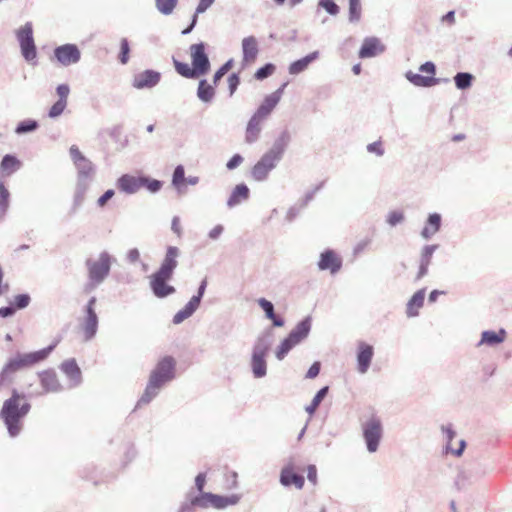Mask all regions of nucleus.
<instances>
[{
	"label": "nucleus",
	"mask_w": 512,
	"mask_h": 512,
	"mask_svg": "<svg viewBox=\"0 0 512 512\" xmlns=\"http://www.w3.org/2000/svg\"><path fill=\"white\" fill-rule=\"evenodd\" d=\"M405 78L410 83H412L414 86H417V87H431V86L437 85L440 82V80L438 78L423 76L421 74L414 73L412 71H407L405 73Z\"/></svg>",
	"instance_id": "nucleus-33"
},
{
	"label": "nucleus",
	"mask_w": 512,
	"mask_h": 512,
	"mask_svg": "<svg viewBox=\"0 0 512 512\" xmlns=\"http://www.w3.org/2000/svg\"><path fill=\"white\" fill-rule=\"evenodd\" d=\"M199 307L197 305H195L194 303H192L190 300L186 303V305L180 309L174 316H173V319H172V322L173 324L175 325H178V324H181L183 321H185L186 319H188L189 317H191L195 312L196 310L198 309Z\"/></svg>",
	"instance_id": "nucleus-39"
},
{
	"label": "nucleus",
	"mask_w": 512,
	"mask_h": 512,
	"mask_svg": "<svg viewBox=\"0 0 512 512\" xmlns=\"http://www.w3.org/2000/svg\"><path fill=\"white\" fill-rule=\"evenodd\" d=\"M69 155L77 172L73 195V208L77 209L84 203L86 193L94 181L96 166L83 155L76 145L69 148Z\"/></svg>",
	"instance_id": "nucleus-1"
},
{
	"label": "nucleus",
	"mask_w": 512,
	"mask_h": 512,
	"mask_svg": "<svg viewBox=\"0 0 512 512\" xmlns=\"http://www.w3.org/2000/svg\"><path fill=\"white\" fill-rule=\"evenodd\" d=\"M115 259L107 252L102 251L96 259L89 258L85 262L88 281L85 291L90 292L101 285L109 276L112 263Z\"/></svg>",
	"instance_id": "nucleus-6"
},
{
	"label": "nucleus",
	"mask_w": 512,
	"mask_h": 512,
	"mask_svg": "<svg viewBox=\"0 0 512 512\" xmlns=\"http://www.w3.org/2000/svg\"><path fill=\"white\" fill-rule=\"evenodd\" d=\"M185 169L183 165H178L175 167L173 175H172V185L177 190L179 194L186 193L185 189Z\"/></svg>",
	"instance_id": "nucleus-36"
},
{
	"label": "nucleus",
	"mask_w": 512,
	"mask_h": 512,
	"mask_svg": "<svg viewBox=\"0 0 512 512\" xmlns=\"http://www.w3.org/2000/svg\"><path fill=\"white\" fill-rule=\"evenodd\" d=\"M274 71H275V65L272 63H267L264 66L260 67L255 72L254 76L257 80H264V79L268 78L269 76H271L274 73Z\"/></svg>",
	"instance_id": "nucleus-50"
},
{
	"label": "nucleus",
	"mask_w": 512,
	"mask_h": 512,
	"mask_svg": "<svg viewBox=\"0 0 512 512\" xmlns=\"http://www.w3.org/2000/svg\"><path fill=\"white\" fill-rule=\"evenodd\" d=\"M291 140V133L288 129H284L275 138L272 146L266 152L281 161L291 143Z\"/></svg>",
	"instance_id": "nucleus-18"
},
{
	"label": "nucleus",
	"mask_w": 512,
	"mask_h": 512,
	"mask_svg": "<svg viewBox=\"0 0 512 512\" xmlns=\"http://www.w3.org/2000/svg\"><path fill=\"white\" fill-rule=\"evenodd\" d=\"M362 7L360 1H349L348 20L350 23L356 24L361 20Z\"/></svg>",
	"instance_id": "nucleus-47"
},
{
	"label": "nucleus",
	"mask_w": 512,
	"mask_h": 512,
	"mask_svg": "<svg viewBox=\"0 0 512 512\" xmlns=\"http://www.w3.org/2000/svg\"><path fill=\"white\" fill-rule=\"evenodd\" d=\"M328 390H329V387L328 386H325V387H322L317 393L316 395L313 397L310 405H308L305 410L308 414L312 415L315 413L316 409L318 408V406L320 405V403L322 402V400L326 397L327 393H328Z\"/></svg>",
	"instance_id": "nucleus-44"
},
{
	"label": "nucleus",
	"mask_w": 512,
	"mask_h": 512,
	"mask_svg": "<svg viewBox=\"0 0 512 512\" xmlns=\"http://www.w3.org/2000/svg\"><path fill=\"white\" fill-rule=\"evenodd\" d=\"M271 347V341L269 335L259 336L252 348L251 355V370L254 378L260 379L267 374V362L266 357Z\"/></svg>",
	"instance_id": "nucleus-8"
},
{
	"label": "nucleus",
	"mask_w": 512,
	"mask_h": 512,
	"mask_svg": "<svg viewBox=\"0 0 512 512\" xmlns=\"http://www.w3.org/2000/svg\"><path fill=\"white\" fill-rule=\"evenodd\" d=\"M31 409L25 394L12 390L10 398L3 402L0 410V419L4 422L10 437H16L22 430V420Z\"/></svg>",
	"instance_id": "nucleus-3"
},
{
	"label": "nucleus",
	"mask_w": 512,
	"mask_h": 512,
	"mask_svg": "<svg viewBox=\"0 0 512 512\" xmlns=\"http://www.w3.org/2000/svg\"><path fill=\"white\" fill-rule=\"evenodd\" d=\"M207 284V278H204L198 286L197 293L190 298V301L197 305L198 307L200 306L201 300L205 294Z\"/></svg>",
	"instance_id": "nucleus-53"
},
{
	"label": "nucleus",
	"mask_w": 512,
	"mask_h": 512,
	"mask_svg": "<svg viewBox=\"0 0 512 512\" xmlns=\"http://www.w3.org/2000/svg\"><path fill=\"white\" fill-rule=\"evenodd\" d=\"M173 63L175 70L179 75L188 79H196L199 77L194 68L190 67L187 63L180 62L176 59L173 60Z\"/></svg>",
	"instance_id": "nucleus-43"
},
{
	"label": "nucleus",
	"mask_w": 512,
	"mask_h": 512,
	"mask_svg": "<svg viewBox=\"0 0 512 512\" xmlns=\"http://www.w3.org/2000/svg\"><path fill=\"white\" fill-rule=\"evenodd\" d=\"M114 195L115 191L113 189L105 191L97 200L98 207L103 208Z\"/></svg>",
	"instance_id": "nucleus-63"
},
{
	"label": "nucleus",
	"mask_w": 512,
	"mask_h": 512,
	"mask_svg": "<svg viewBox=\"0 0 512 512\" xmlns=\"http://www.w3.org/2000/svg\"><path fill=\"white\" fill-rule=\"evenodd\" d=\"M205 48L206 45L203 42L192 44L190 46L192 67L198 76H203L210 70V60L205 51Z\"/></svg>",
	"instance_id": "nucleus-12"
},
{
	"label": "nucleus",
	"mask_w": 512,
	"mask_h": 512,
	"mask_svg": "<svg viewBox=\"0 0 512 512\" xmlns=\"http://www.w3.org/2000/svg\"><path fill=\"white\" fill-rule=\"evenodd\" d=\"M178 0H155L157 10L163 15H170L174 11Z\"/></svg>",
	"instance_id": "nucleus-48"
},
{
	"label": "nucleus",
	"mask_w": 512,
	"mask_h": 512,
	"mask_svg": "<svg viewBox=\"0 0 512 512\" xmlns=\"http://www.w3.org/2000/svg\"><path fill=\"white\" fill-rule=\"evenodd\" d=\"M362 435L369 453H375L383 438V424L380 417L372 414L361 424Z\"/></svg>",
	"instance_id": "nucleus-9"
},
{
	"label": "nucleus",
	"mask_w": 512,
	"mask_h": 512,
	"mask_svg": "<svg viewBox=\"0 0 512 512\" xmlns=\"http://www.w3.org/2000/svg\"><path fill=\"white\" fill-rule=\"evenodd\" d=\"M57 95L59 96L60 101L67 102V97L70 93V88L67 84H60L56 88Z\"/></svg>",
	"instance_id": "nucleus-64"
},
{
	"label": "nucleus",
	"mask_w": 512,
	"mask_h": 512,
	"mask_svg": "<svg viewBox=\"0 0 512 512\" xmlns=\"http://www.w3.org/2000/svg\"><path fill=\"white\" fill-rule=\"evenodd\" d=\"M211 500V507L215 509H225L228 506H234L239 503L241 495L232 494L229 496H221L211 493L209 496Z\"/></svg>",
	"instance_id": "nucleus-31"
},
{
	"label": "nucleus",
	"mask_w": 512,
	"mask_h": 512,
	"mask_svg": "<svg viewBox=\"0 0 512 512\" xmlns=\"http://www.w3.org/2000/svg\"><path fill=\"white\" fill-rule=\"evenodd\" d=\"M374 356V348L372 345L367 344L363 341L359 342L357 345V371L360 374H365L372 362Z\"/></svg>",
	"instance_id": "nucleus-16"
},
{
	"label": "nucleus",
	"mask_w": 512,
	"mask_h": 512,
	"mask_svg": "<svg viewBox=\"0 0 512 512\" xmlns=\"http://www.w3.org/2000/svg\"><path fill=\"white\" fill-rule=\"evenodd\" d=\"M426 289L422 288L414 293L406 306V314L408 317H415L419 314V309L424 304Z\"/></svg>",
	"instance_id": "nucleus-32"
},
{
	"label": "nucleus",
	"mask_w": 512,
	"mask_h": 512,
	"mask_svg": "<svg viewBox=\"0 0 512 512\" xmlns=\"http://www.w3.org/2000/svg\"><path fill=\"white\" fill-rule=\"evenodd\" d=\"M181 251L176 246H168L158 270L150 276V288L157 298H166L176 292L167 282L172 278L178 266Z\"/></svg>",
	"instance_id": "nucleus-2"
},
{
	"label": "nucleus",
	"mask_w": 512,
	"mask_h": 512,
	"mask_svg": "<svg viewBox=\"0 0 512 512\" xmlns=\"http://www.w3.org/2000/svg\"><path fill=\"white\" fill-rule=\"evenodd\" d=\"M405 220V215L400 210H394L388 213L386 222L391 226L395 227L401 224Z\"/></svg>",
	"instance_id": "nucleus-49"
},
{
	"label": "nucleus",
	"mask_w": 512,
	"mask_h": 512,
	"mask_svg": "<svg viewBox=\"0 0 512 512\" xmlns=\"http://www.w3.org/2000/svg\"><path fill=\"white\" fill-rule=\"evenodd\" d=\"M280 160L265 152L251 169V177L257 182L266 181Z\"/></svg>",
	"instance_id": "nucleus-11"
},
{
	"label": "nucleus",
	"mask_w": 512,
	"mask_h": 512,
	"mask_svg": "<svg viewBox=\"0 0 512 512\" xmlns=\"http://www.w3.org/2000/svg\"><path fill=\"white\" fill-rule=\"evenodd\" d=\"M385 51V46L377 37H366L363 40L362 46L359 50V57L361 59L375 57Z\"/></svg>",
	"instance_id": "nucleus-19"
},
{
	"label": "nucleus",
	"mask_w": 512,
	"mask_h": 512,
	"mask_svg": "<svg viewBox=\"0 0 512 512\" xmlns=\"http://www.w3.org/2000/svg\"><path fill=\"white\" fill-rule=\"evenodd\" d=\"M280 483L285 487L294 485L297 489H302L305 479L302 475L295 473L292 465L288 464L281 470Z\"/></svg>",
	"instance_id": "nucleus-24"
},
{
	"label": "nucleus",
	"mask_w": 512,
	"mask_h": 512,
	"mask_svg": "<svg viewBox=\"0 0 512 512\" xmlns=\"http://www.w3.org/2000/svg\"><path fill=\"white\" fill-rule=\"evenodd\" d=\"M438 247L439 245L437 244H430L425 245L422 248L419 261V270L416 277L417 280L423 278L428 274V269L429 265L431 264L433 254L438 249Z\"/></svg>",
	"instance_id": "nucleus-25"
},
{
	"label": "nucleus",
	"mask_w": 512,
	"mask_h": 512,
	"mask_svg": "<svg viewBox=\"0 0 512 512\" xmlns=\"http://www.w3.org/2000/svg\"><path fill=\"white\" fill-rule=\"evenodd\" d=\"M116 187L125 194H136L141 190V176L123 174L116 180Z\"/></svg>",
	"instance_id": "nucleus-20"
},
{
	"label": "nucleus",
	"mask_w": 512,
	"mask_h": 512,
	"mask_svg": "<svg viewBox=\"0 0 512 512\" xmlns=\"http://www.w3.org/2000/svg\"><path fill=\"white\" fill-rule=\"evenodd\" d=\"M10 205V192L0 179V220L7 214Z\"/></svg>",
	"instance_id": "nucleus-40"
},
{
	"label": "nucleus",
	"mask_w": 512,
	"mask_h": 512,
	"mask_svg": "<svg viewBox=\"0 0 512 512\" xmlns=\"http://www.w3.org/2000/svg\"><path fill=\"white\" fill-rule=\"evenodd\" d=\"M318 57H319V52L314 51V52L309 53L305 57L292 62L288 67L289 74L298 75V74L302 73L303 71H305L308 68L309 64H311L313 61L318 59Z\"/></svg>",
	"instance_id": "nucleus-30"
},
{
	"label": "nucleus",
	"mask_w": 512,
	"mask_h": 512,
	"mask_svg": "<svg viewBox=\"0 0 512 512\" xmlns=\"http://www.w3.org/2000/svg\"><path fill=\"white\" fill-rule=\"evenodd\" d=\"M161 75L154 70H145L134 76L133 87L137 89L152 88L160 81Z\"/></svg>",
	"instance_id": "nucleus-22"
},
{
	"label": "nucleus",
	"mask_w": 512,
	"mask_h": 512,
	"mask_svg": "<svg viewBox=\"0 0 512 512\" xmlns=\"http://www.w3.org/2000/svg\"><path fill=\"white\" fill-rule=\"evenodd\" d=\"M16 37L20 45L23 58L33 65L37 63V49L33 37V25L26 22L16 31Z\"/></svg>",
	"instance_id": "nucleus-10"
},
{
	"label": "nucleus",
	"mask_w": 512,
	"mask_h": 512,
	"mask_svg": "<svg viewBox=\"0 0 512 512\" xmlns=\"http://www.w3.org/2000/svg\"><path fill=\"white\" fill-rule=\"evenodd\" d=\"M318 6L323 8L328 14L335 16L339 13V6L334 0H319Z\"/></svg>",
	"instance_id": "nucleus-52"
},
{
	"label": "nucleus",
	"mask_w": 512,
	"mask_h": 512,
	"mask_svg": "<svg viewBox=\"0 0 512 512\" xmlns=\"http://www.w3.org/2000/svg\"><path fill=\"white\" fill-rule=\"evenodd\" d=\"M215 96L214 86L208 84L207 80L202 79L199 81L197 89V97L204 103H209Z\"/></svg>",
	"instance_id": "nucleus-35"
},
{
	"label": "nucleus",
	"mask_w": 512,
	"mask_h": 512,
	"mask_svg": "<svg viewBox=\"0 0 512 512\" xmlns=\"http://www.w3.org/2000/svg\"><path fill=\"white\" fill-rule=\"evenodd\" d=\"M243 61L246 63L254 62L258 56V41L254 36H248L242 39Z\"/></svg>",
	"instance_id": "nucleus-27"
},
{
	"label": "nucleus",
	"mask_w": 512,
	"mask_h": 512,
	"mask_svg": "<svg viewBox=\"0 0 512 512\" xmlns=\"http://www.w3.org/2000/svg\"><path fill=\"white\" fill-rule=\"evenodd\" d=\"M174 377L175 360L171 356H166L152 370L144 393L137 402V406L149 404Z\"/></svg>",
	"instance_id": "nucleus-4"
},
{
	"label": "nucleus",
	"mask_w": 512,
	"mask_h": 512,
	"mask_svg": "<svg viewBox=\"0 0 512 512\" xmlns=\"http://www.w3.org/2000/svg\"><path fill=\"white\" fill-rule=\"evenodd\" d=\"M43 393H59L64 387L60 383L54 370L48 369L38 373Z\"/></svg>",
	"instance_id": "nucleus-17"
},
{
	"label": "nucleus",
	"mask_w": 512,
	"mask_h": 512,
	"mask_svg": "<svg viewBox=\"0 0 512 512\" xmlns=\"http://www.w3.org/2000/svg\"><path fill=\"white\" fill-rule=\"evenodd\" d=\"M304 209L300 204L291 206L285 216V219L287 222H292L296 219V217L301 213V211Z\"/></svg>",
	"instance_id": "nucleus-59"
},
{
	"label": "nucleus",
	"mask_w": 512,
	"mask_h": 512,
	"mask_svg": "<svg viewBox=\"0 0 512 512\" xmlns=\"http://www.w3.org/2000/svg\"><path fill=\"white\" fill-rule=\"evenodd\" d=\"M279 101L277 100V96H272L269 94L265 97L262 104L258 107L256 110V114L267 119V117L270 115V113L273 111V109L277 106Z\"/></svg>",
	"instance_id": "nucleus-38"
},
{
	"label": "nucleus",
	"mask_w": 512,
	"mask_h": 512,
	"mask_svg": "<svg viewBox=\"0 0 512 512\" xmlns=\"http://www.w3.org/2000/svg\"><path fill=\"white\" fill-rule=\"evenodd\" d=\"M98 329V317L96 312L86 313L83 324V332L86 341L94 338Z\"/></svg>",
	"instance_id": "nucleus-34"
},
{
	"label": "nucleus",
	"mask_w": 512,
	"mask_h": 512,
	"mask_svg": "<svg viewBox=\"0 0 512 512\" xmlns=\"http://www.w3.org/2000/svg\"><path fill=\"white\" fill-rule=\"evenodd\" d=\"M130 46L126 38H122L120 42L119 61L121 64H126L129 60Z\"/></svg>",
	"instance_id": "nucleus-55"
},
{
	"label": "nucleus",
	"mask_w": 512,
	"mask_h": 512,
	"mask_svg": "<svg viewBox=\"0 0 512 512\" xmlns=\"http://www.w3.org/2000/svg\"><path fill=\"white\" fill-rule=\"evenodd\" d=\"M312 327V319L310 316L301 320L288 334V336L280 343L275 351L278 360H283L286 355L298 344L303 342L309 335Z\"/></svg>",
	"instance_id": "nucleus-7"
},
{
	"label": "nucleus",
	"mask_w": 512,
	"mask_h": 512,
	"mask_svg": "<svg viewBox=\"0 0 512 512\" xmlns=\"http://www.w3.org/2000/svg\"><path fill=\"white\" fill-rule=\"evenodd\" d=\"M442 225V217L439 213H431L428 215L425 225L421 230V237L425 240L431 239L437 232H439Z\"/></svg>",
	"instance_id": "nucleus-26"
},
{
	"label": "nucleus",
	"mask_w": 512,
	"mask_h": 512,
	"mask_svg": "<svg viewBox=\"0 0 512 512\" xmlns=\"http://www.w3.org/2000/svg\"><path fill=\"white\" fill-rule=\"evenodd\" d=\"M210 492H200L199 495L193 496L189 498V501H186L185 503L191 504V508L193 509L194 506L200 507V508H208L211 506V500H210Z\"/></svg>",
	"instance_id": "nucleus-41"
},
{
	"label": "nucleus",
	"mask_w": 512,
	"mask_h": 512,
	"mask_svg": "<svg viewBox=\"0 0 512 512\" xmlns=\"http://www.w3.org/2000/svg\"><path fill=\"white\" fill-rule=\"evenodd\" d=\"M342 267V260L333 250H325L320 255L318 268L321 271L329 270L331 274L337 273Z\"/></svg>",
	"instance_id": "nucleus-21"
},
{
	"label": "nucleus",
	"mask_w": 512,
	"mask_h": 512,
	"mask_svg": "<svg viewBox=\"0 0 512 512\" xmlns=\"http://www.w3.org/2000/svg\"><path fill=\"white\" fill-rule=\"evenodd\" d=\"M250 196V190L248 186L244 183L238 184L235 186V188L232 190L228 200H227V207L228 208H234L238 205H240L242 202L247 201Z\"/></svg>",
	"instance_id": "nucleus-28"
},
{
	"label": "nucleus",
	"mask_w": 512,
	"mask_h": 512,
	"mask_svg": "<svg viewBox=\"0 0 512 512\" xmlns=\"http://www.w3.org/2000/svg\"><path fill=\"white\" fill-rule=\"evenodd\" d=\"M507 332L504 328H500L497 332L492 330H485L481 334V339L477 346L487 345L496 346L503 343L506 339Z\"/></svg>",
	"instance_id": "nucleus-29"
},
{
	"label": "nucleus",
	"mask_w": 512,
	"mask_h": 512,
	"mask_svg": "<svg viewBox=\"0 0 512 512\" xmlns=\"http://www.w3.org/2000/svg\"><path fill=\"white\" fill-rule=\"evenodd\" d=\"M60 370L68 379V388L78 387L82 383V372L74 358L63 361Z\"/></svg>",
	"instance_id": "nucleus-15"
},
{
	"label": "nucleus",
	"mask_w": 512,
	"mask_h": 512,
	"mask_svg": "<svg viewBox=\"0 0 512 512\" xmlns=\"http://www.w3.org/2000/svg\"><path fill=\"white\" fill-rule=\"evenodd\" d=\"M367 151L370 153H374L377 156L384 155V148L382 147L381 141H375L367 145Z\"/></svg>",
	"instance_id": "nucleus-62"
},
{
	"label": "nucleus",
	"mask_w": 512,
	"mask_h": 512,
	"mask_svg": "<svg viewBox=\"0 0 512 512\" xmlns=\"http://www.w3.org/2000/svg\"><path fill=\"white\" fill-rule=\"evenodd\" d=\"M266 119L254 113L247 123L245 131V142L253 144L258 141L261 131L262 124Z\"/></svg>",
	"instance_id": "nucleus-23"
},
{
	"label": "nucleus",
	"mask_w": 512,
	"mask_h": 512,
	"mask_svg": "<svg viewBox=\"0 0 512 512\" xmlns=\"http://www.w3.org/2000/svg\"><path fill=\"white\" fill-rule=\"evenodd\" d=\"M162 186L163 183L160 180L141 175V189L145 188L150 193L155 194L161 190Z\"/></svg>",
	"instance_id": "nucleus-46"
},
{
	"label": "nucleus",
	"mask_w": 512,
	"mask_h": 512,
	"mask_svg": "<svg viewBox=\"0 0 512 512\" xmlns=\"http://www.w3.org/2000/svg\"><path fill=\"white\" fill-rule=\"evenodd\" d=\"M55 346L56 344H51L35 352L17 353L15 357L9 359L0 372V388L11 382L10 374L44 361L54 350Z\"/></svg>",
	"instance_id": "nucleus-5"
},
{
	"label": "nucleus",
	"mask_w": 512,
	"mask_h": 512,
	"mask_svg": "<svg viewBox=\"0 0 512 512\" xmlns=\"http://www.w3.org/2000/svg\"><path fill=\"white\" fill-rule=\"evenodd\" d=\"M474 76L469 72H458L454 76L455 86L460 90H466L472 86Z\"/></svg>",
	"instance_id": "nucleus-42"
},
{
	"label": "nucleus",
	"mask_w": 512,
	"mask_h": 512,
	"mask_svg": "<svg viewBox=\"0 0 512 512\" xmlns=\"http://www.w3.org/2000/svg\"><path fill=\"white\" fill-rule=\"evenodd\" d=\"M239 84H240L239 75L237 73H232L228 77V87H229L230 95L234 94V92L237 90Z\"/></svg>",
	"instance_id": "nucleus-60"
},
{
	"label": "nucleus",
	"mask_w": 512,
	"mask_h": 512,
	"mask_svg": "<svg viewBox=\"0 0 512 512\" xmlns=\"http://www.w3.org/2000/svg\"><path fill=\"white\" fill-rule=\"evenodd\" d=\"M67 106V102H64V101H60V100H57L50 108L49 110V117L50 118H57L58 116H60L63 111L65 110Z\"/></svg>",
	"instance_id": "nucleus-56"
},
{
	"label": "nucleus",
	"mask_w": 512,
	"mask_h": 512,
	"mask_svg": "<svg viewBox=\"0 0 512 512\" xmlns=\"http://www.w3.org/2000/svg\"><path fill=\"white\" fill-rule=\"evenodd\" d=\"M441 430L444 434L445 440H446V448L450 449V443L455 438L456 432L453 430L452 425H443L441 427Z\"/></svg>",
	"instance_id": "nucleus-58"
},
{
	"label": "nucleus",
	"mask_w": 512,
	"mask_h": 512,
	"mask_svg": "<svg viewBox=\"0 0 512 512\" xmlns=\"http://www.w3.org/2000/svg\"><path fill=\"white\" fill-rule=\"evenodd\" d=\"M232 60H228L224 63L214 74L213 76V84L217 85L221 78L231 69Z\"/></svg>",
	"instance_id": "nucleus-57"
},
{
	"label": "nucleus",
	"mask_w": 512,
	"mask_h": 512,
	"mask_svg": "<svg viewBox=\"0 0 512 512\" xmlns=\"http://www.w3.org/2000/svg\"><path fill=\"white\" fill-rule=\"evenodd\" d=\"M39 127L36 120L27 119L19 122L15 128V133L18 135L34 132Z\"/></svg>",
	"instance_id": "nucleus-45"
},
{
	"label": "nucleus",
	"mask_w": 512,
	"mask_h": 512,
	"mask_svg": "<svg viewBox=\"0 0 512 512\" xmlns=\"http://www.w3.org/2000/svg\"><path fill=\"white\" fill-rule=\"evenodd\" d=\"M54 56L61 65L67 67L80 61L81 52L75 44H64L54 49Z\"/></svg>",
	"instance_id": "nucleus-13"
},
{
	"label": "nucleus",
	"mask_w": 512,
	"mask_h": 512,
	"mask_svg": "<svg viewBox=\"0 0 512 512\" xmlns=\"http://www.w3.org/2000/svg\"><path fill=\"white\" fill-rule=\"evenodd\" d=\"M257 303L262 308V310L265 312V315L268 319L274 318V316H275L274 305L271 301H269L265 298H259L257 300Z\"/></svg>",
	"instance_id": "nucleus-54"
},
{
	"label": "nucleus",
	"mask_w": 512,
	"mask_h": 512,
	"mask_svg": "<svg viewBox=\"0 0 512 512\" xmlns=\"http://www.w3.org/2000/svg\"><path fill=\"white\" fill-rule=\"evenodd\" d=\"M31 301V297L27 293L18 294L13 299V306L15 308V311L17 309H25Z\"/></svg>",
	"instance_id": "nucleus-51"
},
{
	"label": "nucleus",
	"mask_w": 512,
	"mask_h": 512,
	"mask_svg": "<svg viewBox=\"0 0 512 512\" xmlns=\"http://www.w3.org/2000/svg\"><path fill=\"white\" fill-rule=\"evenodd\" d=\"M485 471L460 469L455 477L454 486L458 491L467 490L476 480L486 476Z\"/></svg>",
	"instance_id": "nucleus-14"
},
{
	"label": "nucleus",
	"mask_w": 512,
	"mask_h": 512,
	"mask_svg": "<svg viewBox=\"0 0 512 512\" xmlns=\"http://www.w3.org/2000/svg\"><path fill=\"white\" fill-rule=\"evenodd\" d=\"M243 161H244V158L240 154H235L226 163V168L228 170H234L239 165H241L243 163Z\"/></svg>",
	"instance_id": "nucleus-61"
},
{
	"label": "nucleus",
	"mask_w": 512,
	"mask_h": 512,
	"mask_svg": "<svg viewBox=\"0 0 512 512\" xmlns=\"http://www.w3.org/2000/svg\"><path fill=\"white\" fill-rule=\"evenodd\" d=\"M22 166L21 161L14 155L6 154L0 163V167L3 171L7 172L8 175L13 174L19 170Z\"/></svg>",
	"instance_id": "nucleus-37"
}]
</instances>
